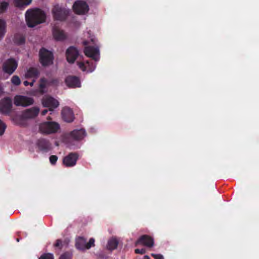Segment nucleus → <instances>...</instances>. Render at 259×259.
I'll return each instance as SVG.
<instances>
[{
    "mask_svg": "<svg viewBox=\"0 0 259 259\" xmlns=\"http://www.w3.org/2000/svg\"><path fill=\"white\" fill-rule=\"evenodd\" d=\"M32 0H14L15 3L17 7L26 6L29 5Z\"/></svg>",
    "mask_w": 259,
    "mask_h": 259,
    "instance_id": "nucleus-26",
    "label": "nucleus"
},
{
    "mask_svg": "<svg viewBox=\"0 0 259 259\" xmlns=\"http://www.w3.org/2000/svg\"><path fill=\"white\" fill-rule=\"evenodd\" d=\"M12 107V101L9 98L2 100L0 102V112L2 114L8 113Z\"/></svg>",
    "mask_w": 259,
    "mask_h": 259,
    "instance_id": "nucleus-14",
    "label": "nucleus"
},
{
    "mask_svg": "<svg viewBox=\"0 0 259 259\" xmlns=\"http://www.w3.org/2000/svg\"><path fill=\"white\" fill-rule=\"evenodd\" d=\"M46 18L45 12L38 9H29L25 13L26 21L29 27H34L45 22Z\"/></svg>",
    "mask_w": 259,
    "mask_h": 259,
    "instance_id": "nucleus-1",
    "label": "nucleus"
},
{
    "mask_svg": "<svg viewBox=\"0 0 259 259\" xmlns=\"http://www.w3.org/2000/svg\"><path fill=\"white\" fill-rule=\"evenodd\" d=\"M84 53L88 57L92 58L96 61L100 58V53L98 47L88 46L84 48Z\"/></svg>",
    "mask_w": 259,
    "mask_h": 259,
    "instance_id": "nucleus-6",
    "label": "nucleus"
},
{
    "mask_svg": "<svg viewBox=\"0 0 259 259\" xmlns=\"http://www.w3.org/2000/svg\"><path fill=\"white\" fill-rule=\"evenodd\" d=\"M57 159L58 157L56 155H52L50 157V161L52 164H55Z\"/></svg>",
    "mask_w": 259,
    "mask_h": 259,
    "instance_id": "nucleus-35",
    "label": "nucleus"
},
{
    "mask_svg": "<svg viewBox=\"0 0 259 259\" xmlns=\"http://www.w3.org/2000/svg\"><path fill=\"white\" fill-rule=\"evenodd\" d=\"M3 93V89L2 88V87L0 85V96L2 95Z\"/></svg>",
    "mask_w": 259,
    "mask_h": 259,
    "instance_id": "nucleus-42",
    "label": "nucleus"
},
{
    "mask_svg": "<svg viewBox=\"0 0 259 259\" xmlns=\"http://www.w3.org/2000/svg\"><path fill=\"white\" fill-rule=\"evenodd\" d=\"M73 9L76 14L82 15L88 12L89 6L85 2L78 1L75 2L73 5Z\"/></svg>",
    "mask_w": 259,
    "mask_h": 259,
    "instance_id": "nucleus-7",
    "label": "nucleus"
},
{
    "mask_svg": "<svg viewBox=\"0 0 259 259\" xmlns=\"http://www.w3.org/2000/svg\"><path fill=\"white\" fill-rule=\"evenodd\" d=\"M29 81H25L24 82V84L25 86H27V85H29Z\"/></svg>",
    "mask_w": 259,
    "mask_h": 259,
    "instance_id": "nucleus-41",
    "label": "nucleus"
},
{
    "mask_svg": "<svg viewBox=\"0 0 259 259\" xmlns=\"http://www.w3.org/2000/svg\"><path fill=\"white\" fill-rule=\"evenodd\" d=\"M50 86H58L59 84V81L58 79H52L49 80Z\"/></svg>",
    "mask_w": 259,
    "mask_h": 259,
    "instance_id": "nucleus-33",
    "label": "nucleus"
},
{
    "mask_svg": "<svg viewBox=\"0 0 259 259\" xmlns=\"http://www.w3.org/2000/svg\"><path fill=\"white\" fill-rule=\"evenodd\" d=\"M138 244H142L148 247H152L154 245V240L148 235H143L136 242L135 245L137 246Z\"/></svg>",
    "mask_w": 259,
    "mask_h": 259,
    "instance_id": "nucleus-12",
    "label": "nucleus"
},
{
    "mask_svg": "<svg viewBox=\"0 0 259 259\" xmlns=\"http://www.w3.org/2000/svg\"><path fill=\"white\" fill-rule=\"evenodd\" d=\"M76 247L79 250H86L87 242L83 237H78L76 239Z\"/></svg>",
    "mask_w": 259,
    "mask_h": 259,
    "instance_id": "nucleus-22",
    "label": "nucleus"
},
{
    "mask_svg": "<svg viewBox=\"0 0 259 259\" xmlns=\"http://www.w3.org/2000/svg\"><path fill=\"white\" fill-rule=\"evenodd\" d=\"M11 82L15 85H19L21 83L20 78L16 75H14L12 77Z\"/></svg>",
    "mask_w": 259,
    "mask_h": 259,
    "instance_id": "nucleus-29",
    "label": "nucleus"
},
{
    "mask_svg": "<svg viewBox=\"0 0 259 259\" xmlns=\"http://www.w3.org/2000/svg\"><path fill=\"white\" fill-rule=\"evenodd\" d=\"M71 254L69 253H64L61 255L59 259H71Z\"/></svg>",
    "mask_w": 259,
    "mask_h": 259,
    "instance_id": "nucleus-34",
    "label": "nucleus"
},
{
    "mask_svg": "<svg viewBox=\"0 0 259 259\" xmlns=\"http://www.w3.org/2000/svg\"><path fill=\"white\" fill-rule=\"evenodd\" d=\"M7 125L6 123L0 119V136L4 135L6 129Z\"/></svg>",
    "mask_w": 259,
    "mask_h": 259,
    "instance_id": "nucleus-30",
    "label": "nucleus"
},
{
    "mask_svg": "<svg viewBox=\"0 0 259 259\" xmlns=\"http://www.w3.org/2000/svg\"><path fill=\"white\" fill-rule=\"evenodd\" d=\"M52 12L53 17L55 19L63 20L68 15L69 10L65 8H62L59 5H57L54 6Z\"/></svg>",
    "mask_w": 259,
    "mask_h": 259,
    "instance_id": "nucleus-3",
    "label": "nucleus"
},
{
    "mask_svg": "<svg viewBox=\"0 0 259 259\" xmlns=\"http://www.w3.org/2000/svg\"><path fill=\"white\" fill-rule=\"evenodd\" d=\"M9 6V3L7 2L3 1L0 3V13H4Z\"/></svg>",
    "mask_w": 259,
    "mask_h": 259,
    "instance_id": "nucleus-28",
    "label": "nucleus"
},
{
    "mask_svg": "<svg viewBox=\"0 0 259 259\" xmlns=\"http://www.w3.org/2000/svg\"><path fill=\"white\" fill-rule=\"evenodd\" d=\"M39 73L38 70L35 68H30L26 72L25 77L27 79H37Z\"/></svg>",
    "mask_w": 259,
    "mask_h": 259,
    "instance_id": "nucleus-20",
    "label": "nucleus"
},
{
    "mask_svg": "<svg viewBox=\"0 0 259 259\" xmlns=\"http://www.w3.org/2000/svg\"><path fill=\"white\" fill-rule=\"evenodd\" d=\"M77 156L75 154L70 153L63 159V164L67 167L73 166L76 164Z\"/></svg>",
    "mask_w": 259,
    "mask_h": 259,
    "instance_id": "nucleus-15",
    "label": "nucleus"
},
{
    "mask_svg": "<svg viewBox=\"0 0 259 259\" xmlns=\"http://www.w3.org/2000/svg\"><path fill=\"white\" fill-rule=\"evenodd\" d=\"M50 86L49 80H48L46 78L42 77L40 79V82L39 85V91L41 93H44L46 92V89Z\"/></svg>",
    "mask_w": 259,
    "mask_h": 259,
    "instance_id": "nucleus-23",
    "label": "nucleus"
},
{
    "mask_svg": "<svg viewBox=\"0 0 259 259\" xmlns=\"http://www.w3.org/2000/svg\"><path fill=\"white\" fill-rule=\"evenodd\" d=\"M6 24L4 20L0 19V39L2 38L5 33Z\"/></svg>",
    "mask_w": 259,
    "mask_h": 259,
    "instance_id": "nucleus-27",
    "label": "nucleus"
},
{
    "mask_svg": "<svg viewBox=\"0 0 259 259\" xmlns=\"http://www.w3.org/2000/svg\"><path fill=\"white\" fill-rule=\"evenodd\" d=\"M54 245L55 247L61 248L62 246V242L60 240H57Z\"/></svg>",
    "mask_w": 259,
    "mask_h": 259,
    "instance_id": "nucleus-38",
    "label": "nucleus"
},
{
    "mask_svg": "<svg viewBox=\"0 0 259 259\" xmlns=\"http://www.w3.org/2000/svg\"><path fill=\"white\" fill-rule=\"evenodd\" d=\"M86 136L85 132L83 129L74 130L70 134V137L75 140H82Z\"/></svg>",
    "mask_w": 259,
    "mask_h": 259,
    "instance_id": "nucleus-19",
    "label": "nucleus"
},
{
    "mask_svg": "<svg viewBox=\"0 0 259 259\" xmlns=\"http://www.w3.org/2000/svg\"><path fill=\"white\" fill-rule=\"evenodd\" d=\"M39 112V109L37 107L25 110L22 114V117L24 119H32L36 117Z\"/></svg>",
    "mask_w": 259,
    "mask_h": 259,
    "instance_id": "nucleus-11",
    "label": "nucleus"
},
{
    "mask_svg": "<svg viewBox=\"0 0 259 259\" xmlns=\"http://www.w3.org/2000/svg\"><path fill=\"white\" fill-rule=\"evenodd\" d=\"M18 66L17 62L13 59L6 60L3 64V70L10 74H12Z\"/></svg>",
    "mask_w": 259,
    "mask_h": 259,
    "instance_id": "nucleus-8",
    "label": "nucleus"
},
{
    "mask_svg": "<svg viewBox=\"0 0 259 259\" xmlns=\"http://www.w3.org/2000/svg\"><path fill=\"white\" fill-rule=\"evenodd\" d=\"M48 110L45 109V110H43V111H42V112H41V114H42V115H46V114L48 112Z\"/></svg>",
    "mask_w": 259,
    "mask_h": 259,
    "instance_id": "nucleus-40",
    "label": "nucleus"
},
{
    "mask_svg": "<svg viewBox=\"0 0 259 259\" xmlns=\"http://www.w3.org/2000/svg\"><path fill=\"white\" fill-rule=\"evenodd\" d=\"M36 79H32V81L31 82H29V85H31V86H32L34 84V82L35 81Z\"/></svg>",
    "mask_w": 259,
    "mask_h": 259,
    "instance_id": "nucleus-39",
    "label": "nucleus"
},
{
    "mask_svg": "<svg viewBox=\"0 0 259 259\" xmlns=\"http://www.w3.org/2000/svg\"><path fill=\"white\" fill-rule=\"evenodd\" d=\"M155 259H164L163 256L160 254L152 253L151 254Z\"/></svg>",
    "mask_w": 259,
    "mask_h": 259,
    "instance_id": "nucleus-36",
    "label": "nucleus"
},
{
    "mask_svg": "<svg viewBox=\"0 0 259 259\" xmlns=\"http://www.w3.org/2000/svg\"><path fill=\"white\" fill-rule=\"evenodd\" d=\"M60 128L59 124L54 121H47L39 125V131L43 134H50L57 132Z\"/></svg>",
    "mask_w": 259,
    "mask_h": 259,
    "instance_id": "nucleus-2",
    "label": "nucleus"
},
{
    "mask_svg": "<svg viewBox=\"0 0 259 259\" xmlns=\"http://www.w3.org/2000/svg\"><path fill=\"white\" fill-rule=\"evenodd\" d=\"M65 83L69 88L80 87V82L78 78L75 76H68L65 79Z\"/></svg>",
    "mask_w": 259,
    "mask_h": 259,
    "instance_id": "nucleus-17",
    "label": "nucleus"
},
{
    "mask_svg": "<svg viewBox=\"0 0 259 259\" xmlns=\"http://www.w3.org/2000/svg\"><path fill=\"white\" fill-rule=\"evenodd\" d=\"M96 39L93 35L91 34V31L84 32L83 36L82 44L84 46L89 45L90 44H94Z\"/></svg>",
    "mask_w": 259,
    "mask_h": 259,
    "instance_id": "nucleus-18",
    "label": "nucleus"
},
{
    "mask_svg": "<svg viewBox=\"0 0 259 259\" xmlns=\"http://www.w3.org/2000/svg\"><path fill=\"white\" fill-rule=\"evenodd\" d=\"M34 102L32 98L24 96H16L14 99V103L15 105L21 106H27L32 105Z\"/></svg>",
    "mask_w": 259,
    "mask_h": 259,
    "instance_id": "nucleus-5",
    "label": "nucleus"
},
{
    "mask_svg": "<svg viewBox=\"0 0 259 259\" xmlns=\"http://www.w3.org/2000/svg\"><path fill=\"white\" fill-rule=\"evenodd\" d=\"M53 35L54 38L57 40H62L66 37L65 33L58 27L53 28Z\"/></svg>",
    "mask_w": 259,
    "mask_h": 259,
    "instance_id": "nucleus-21",
    "label": "nucleus"
},
{
    "mask_svg": "<svg viewBox=\"0 0 259 259\" xmlns=\"http://www.w3.org/2000/svg\"><path fill=\"white\" fill-rule=\"evenodd\" d=\"M118 244V240L115 238H112L108 240L106 247L108 250H112L117 248Z\"/></svg>",
    "mask_w": 259,
    "mask_h": 259,
    "instance_id": "nucleus-24",
    "label": "nucleus"
},
{
    "mask_svg": "<svg viewBox=\"0 0 259 259\" xmlns=\"http://www.w3.org/2000/svg\"><path fill=\"white\" fill-rule=\"evenodd\" d=\"M62 116L63 120L67 122L73 121L74 118L72 111L68 107H65L63 109Z\"/></svg>",
    "mask_w": 259,
    "mask_h": 259,
    "instance_id": "nucleus-16",
    "label": "nucleus"
},
{
    "mask_svg": "<svg viewBox=\"0 0 259 259\" xmlns=\"http://www.w3.org/2000/svg\"><path fill=\"white\" fill-rule=\"evenodd\" d=\"M77 65L82 71H85L88 73L94 71L96 67L95 64L89 61L78 62Z\"/></svg>",
    "mask_w": 259,
    "mask_h": 259,
    "instance_id": "nucleus-10",
    "label": "nucleus"
},
{
    "mask_svg": "<svg viewBox=\"0 0 259 259\" xmlns=\"http://www.w3.org/2000/svg\"><path fill=\"white\" fill-rule=\"evenodd\" d=\"M42 103L44 106L49 107L50 111H52L54 108H57L59 106V102L57 100L48 96L43 98Z\"/></svg>",
    "mask_w": 259,
    "mask_h": 259,
    "instance_id": "nucleus-9",
    "label": "nucleus"
},
{
    "mask_svg": "<svg viewBox=\"0 0 259 259\" xmlns=\"http://www.w3.org/2000/svg\"><path fill=\"white\" fill-rule=\"evenodd\" d=\"M95 246V239L90 238L88 243H87L86 249H90L91 247Z\"/></svg>",
    "mask_w": 259,
    "mask_h": 259,
    "instance_id": "nucleus-32",
    "label": "nucleus"
},
{
    "mask_svg": "<svg viewBox=\"0 0 259 259\" xmlns=\"http://www.w3.org/2000/svg\"><path fill=\"white\" fill-rule=\"evenodd\" d=\"M135 251L136 253H140L141 254H144L146 252V250L144 249H136Z\"/></svg>",
    "mask_w": 259,
    "mask_h": 259,
    "instance_id": "nucleus-37",
    "label": "nucleus"
},
{
    "mask_svg": "<svg viewBox=\"0 0 259 259\" xmlns=\"http://www.w3.org/2000/svg\"><path fill=\"white\" fill-rule=\"evenodd\" d=\"M39 59L43 66L51 65L53 63V54L46 49H42L39 51Z\"/></svg>",
    "mask_w": 259,
    "mask_h": 259,
    "instance_id": "nucleus-4",
    "label": "nucleus"
},
{
    "mask_svg": "<svg viewBox=\"0 0 259 259\" xmlns=\"http://www.w3.org/2000/svg\"><path fill=\"white\" fill-rule=\"evenodd\" d=\"M144 259H150L148 255L144 256Z\"/></svg>",
    "mask_w": 259,
    "mask_h": 259,
    "instance_id": "nucleus-43",
    "label": "nucleus"
},
{
    "mask_svg": "<svg viewBox=\"0 0 259 259\" xmlns=\"http://www.w3.org/2000/svg\"><path fill=\"white\" fill-rule=\"evenodd\" d=\"M66 55L67 61L73 63L78 56V51L75 48L71 47L67 50Z\"/></svg>",
    "mask_w": 259,
    "mask_h": 259,
    "instance_id": "nucleus-13",
    "label": "nucleus"
},
{
    "mask_svg": "<svg viewBox=\"0 0 259 259\" xmlns=\"http://www.w3.org/2000/svg\"><path fill=\"white\" fill-rule=\"evenodd\" d=\"M39 259H54V257L52 253H47L42 254Z\"/></svg>",
    "mask_w": 259,
    "mask_h": 259,
    "instance_id": "nucleus-31",
    "label": "nucleus"
},
{
    "mask_svg": "<svg viewBox=\"0 0 259 259\" xmlns=\"http://www.w3.org/2000/svg\"><path fill=\"white\" fill-rule=\"evenodd\" d=\"M38 145L41 150H47L50 148V144L49 142L45 140L39 141Z\"/></svg>",
    "mask_w": 259,
    "mask_h": 259,
    "instance_id": "nucleus-25",
    "label": "nucleus"
}]
</instances>
